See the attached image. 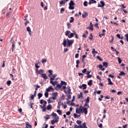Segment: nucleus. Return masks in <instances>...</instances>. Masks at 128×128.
<instances>
[{
	"label": "nucleus",
	"mask_w": 128,
	"mask_h": 128,
	"mask_svg": "<svg viewBox=\"0 0 128 128\" xmlns=\"http://www.w3.org/2000/svg\"><path fill=\"white\" fill-rule=\"evenodd\" d=\"M78 88H83V90H86V84H82V86H79Z\"/></svg>",
	"instance_id": "7"
},
{
	"label": "nucleus",
	"mask_w": 128,
	"mask_h": 128,
	"mask_svg": "<svg viewBox=\"0 0 128 128\" xmlns=\"http://www.w3.org/2000/svg\"><path fill=\"white\" fill-rule=\"evenodd\" d=\"M86 72H87L86 68H84V70H82V72L83 74H86Z\"/></svg>",
	"instance_id": "58"
},
{
	"label": "nucleus",
	"mask_w": 128,
	"mask_h": 128,
	"mask_svg": "<svg viewBox=\"0 0 128 128\" xmlns=\"http://www.w3.org/2000/svg\"><path fill=\"white\" fill-rule=\"evenodd\" d=\"M56 112L58 113V114H60V116H62V112L60 110H57Z\"/></svg>",
	"instance_id": "33"
},
{
	"label": "nucleus",
	"mask_w": 128,
	"mask_h": 128,
	"mask_svg": "<svg viewBox=\"0 0 128 128\" xmlns=\"http://www.w3.org/2000/svg\"><path fill=\"white\" fill-rule=\"evenodd\" d=\"M117 58H118V64H122V59L118 57Z\"/></svg>",
	"instance_id": "52"
},
{
	"label": "nucleus",
	"mask_w": 128,
	"mask_h": 128,
	"mask_svg": "<svg viewBox=\"0 0 128 128\" xmlns=\"http://www.w3.org/2000/svg\"><path fill=\"white\" fill-rule=\"evenodd\" d=\"M36 90H38V88H35V91L34 92V96H36Z\"/></svg>",
	"instance_id": "48"
},
{
	"label": "nucleus",
	"mask_w": 128,
	"mask_h": 128,
	"mask_svg": "<svg viewBox=\"0 0 128 128\" xmlns=\"http://www.w3.org/2000/svg\"><path fill=\"white\" fill-rule=\"evenodd\" d=\"M26 126H28V128H32V125L28 124V122H26Z\"/></svg>",
	"instance_id": "41"
},
{
	"label": "nucleus",
	"mask_w": 128,
	"mask_h": 128,
	"mask_svg": "<svg viewBox=\"0 0 128 128\" xmlns=\"http://www.w3.org/2000/svg\"><path fill=\"white\" fill-rule=\"evenodd\" d=\"M74 2L72 0H70L69 3V10H74Z\"/></svg>",
	"instance_id": "1"
},
{
	"label": "nucleus",
	"mask_w": 128,
	"mask_h": 128,
	"mask_svg": "<svg viewBox=\"0 0 128 128\" xmlns=\"http://www.w3.org/2000/svg\"><path fill=\"white\" fill-rule=\"evenodd\" d=\"M12 40H14V38H12L10 40V42L11 44H16V42H14V41Z\"/></svg>",
	"instance_id": "43"
},
{
	"label": "nucleus",
	"mask_w": 128,
	"mask_h": 128,
	"mask_svg": "<svg viewBox=\"0 0 128 128\" xmlns=\"http://www.w3.org/2000/svg\"><path fill=\"white\" fill-rule=\"evenodd\" d=\"M62 44H63L64 46V47L66 46V38H64V40H63Z\"/></svg>",
	"instance_id": "16"
},
{
	"label": "nucleus",
	"mask_w": 128,
	"mask_h": 128,
	"mask_svg": "<svg viewBox=\"0 0 128 128\" xmlns=\"http://www.w3.org/2000/svg\"><path fill=\"white\" fill-rule=\"evenodd\" d=\"M64 12V8H62L60 9V14H63Z\"/></svg>",
	"instance_id": "45"
},
{
	"label": "nucleus",
	"mask_w": 128,
	"mask_h": 128,
	"mask_svg": "<svg viewBox=\"0 0 128 128\" xmlns=\"http://www.w3.org/2000/svg\"><path fill=\"white\" fill-rule=\"evenodd\" d=\"M6 84H8V86H10L12 84V81H10V80L7 81Z\"/></svg>",
	"instance_id": "29"
},
{
	"label": "nucleus",
	"mask_w": 128,
	"mask_h": 128,
	"mask_svg": "<svg viewBox=\"0 0 128 128\" xmlns=\"http://www.w3.org/2000/svg\"><path fill=\"white\" fill-rule=\"evenodd\" d=\"M42 72H44V70H40L38 72V74H42Z\"/></svg>",
	"instance_id": "53"
},
{
	"label": "nucleus",
	"mask_w": 128,
	"mask_h": 128,
	"mask_svg": "<svg viewBox=\"0 0 128 128\" xmlns=\"http://www.w3.org/2000/svg\"><path fill=\"white\" fill-rule=\"evenodd\" d=\"M119 76H126V73L124 72H120Z\"/></svg>",
	"instance_id": "38"
},
{
	"label": "nucleus",
	"mask_w": 128,
	"mask_h": 128,
	"mask_svg": "<svg viewBox=\"0 0 128 128\" xmlns=\"http://www.w3.org/2000/svg\"><path fill=\"white\" fill-rule=\"evenodd\" d=\"M74 36H75L76 38L78 40V34H76V32H74Z\"/></svg>",
	"instance_id": "40"
},
{
	"label": "nucleus",
	"mask_w": 128,
	"mask_h": 128,
	"mask_svg": "<svg viewBox=\"0 0 128 128\" xmlns=\"http://www.w3.org/2000/svg\"><path fill=\"white\" fill-rule=\"evenodd\" d=\"M66 0H62V1L60 2V6H64V4H66Z\"/></svg>",
	"instance_id": "10"
},
{
	"label": "nucleus",
	"mask_w": 128,
	"mask_h": 128,
	"mask_svg": "<svg viewBox=\"0 0 128 128\" xmlns=\"http://www.w3.org/2000/svg\"><path fill=\"white\" fill-rule=\"evenodd\" d=\"M52 106L51 104H48L46 107L47 110H52Z\"/></svg>",
	"instance_id": "18"
},
{
	"label": "nucleus",
	"mask_w": 128,
	"mask_h": 128,
	"mask_svg": "<svg viewBox=\"0 0 128 128\" xmlns=\"http://www.w3.org/2000/svg\"><path fill=\"white\" fill-rule=\"evenodd\" d=\"M48 72H49V74H49V76H52V70H48Z\"/></svg>",
	"instance_id": "42"
},
{
	"label": "nucleus",
	"mask_w": 128,
	"mask_h": 128,
	"mask_svg": "<svg viewBox=\"0 0 128 128\" xmlns=\"http://www.w3.org/2000/svg\"><path fill=\"white\" fill-rule=\"evenodd\" d=\"M42 64H44V62H46V59H42Z\"/></svg>",
	"instance_id": "56"
},
{
	"label": "nucleus",
	"mask_w": 128,
	"mask_h": 128,
	"mask_svg": "<svg viewBox=\"0 0 128 128\" xmlns=\"http://www.w3.org/2000/svg\"><path fill=\"white\" fill-rule=\"evenodd\" d=\"M100 4H101V6H102V8H103V6H106V4H104V1L101 0L100 2Z\"/></svg>",
	"instance_id": "27"
},
{
	"label": "nucleus",
	"mask_w": 128,
	"mask_h": 128,
	"mask_svg": "<svg viewBox=\"0 0 128 128\" xmlns=\"http://www.w3.org/2000/svg\"><path fill=\"white\" fill-rule=\"evenodd\" d=\"M108 64L107 62H103V66H104L105 68H108Z\"/></svg>",
	"instance_id": "26"
},
{
	"label": "nucleus",
	"mask_w": 128,
	"mask_h": 128,
	"mask_svg": "<svg viewBox=\"0 0 128 128\" xmlns=\"http://www.w3.org/2000/svg\"><path fill=\"white\" fill-rule=\"evenodd\" d=\"M78 56H80V54H76V55H75V58H78Z\"/></svg>",
	"instance_id": "60"
},
{
	"label": "nucleus",
	"mask_w": 128,
	"mask_h": 128,
	"mask_svg": "<svg viewBox=\"0 0 128 128\" xmlns=\"http://www.w3.org/2000/svg\"><path fill=\"white\" fill-rule=\"evenodd\" d=\"M88 84L90 86H92V80H90V81L88 82Z\"/></svg>",
	"instance_id": "23"
},
{
	"label": "nucleus",
	"mask_w": 128,
	"mask_h": 128,
	"mask_svg": "<svg viewBox=\"0 0 128 128\" xmlns=\"http://www.w3.org/2000/svg\"><path fill=\"white\" fill-rule=\"evenodd\" d=\"M86 104H89L90 103V97H87L86 100Z\"/></svg>",
	"instance_id": "36"
},
{
	"label": "nucleus",
	"mask_w": 128,
	"mask_h": 128,
	"mask_svg": "<svg viewBox=\"0 0 128 128\" xmlns=\"http://www.w3.org/2000/svg\"><path fill=\"white\" fill-rule=\"evenodd\" d=\"M32 106H34V103L32 102H30V103L29 104V106L30 107V108H34Z\"/></svg>",
	"instance_id": "32"
},
{
	"label": "nucleus",
	"mask_w": 128,
	"mask_h": 128,
	"mask_svg": "<svg viewBox=\"0 0 128 128\" xmlns=\"http://www.w3.org/2000/svg\"><path fill=\"white\" fill-rule=\"evenodd\" d=\"M87 78H92V74H88L86 76Z\"/></svg>",
	"instance_id": "47"
},
{
	"label": "nucleus",
	"mask_w": 128,
	"mask_h": 128,
	"mask_svg": "<svg viewBox=\"0 0 128 128\" xmlns=\"http://www.w3.org/2000/svg\"><path fill=\"white\" fill-rule=\"evenodd\" d=\"M82 128H88V126H86V122H84L82 124Z\"/></svg>",
	"instance_id": "22"
},
{
	"label": "nucleus",
	"mask_w": 128,
	"mask_h": 128,
	"mask_svg": "<svg viewBox=\"0 0 128 128\" xmlns=\"http://www.w3.org/2000/svg\"><path fill=\"white\" fill-rule=\"evenodd\" d=\"M50 83L51 84L54 86H56V84H58V82L55 81V82H54L52 81V80H50Z\"/></svg>",
	"instance_id": "14"
},
{
	"label": "nucleus",
	"mask_w": 128,
	"mask_h": 128,
	"mask_svg": "<svg viewBox=\"0 0 128 128\" xmlns=\"http://www.w3.org/2000/svg\"><path fill=\"white\" fill-rule=\"evenodd\" d=\"M74 40H68V38L67 39V46L68 48H70L72 44H74Z\"/></svg>",
	"instance_id": "2"
},
{
	"label": "nucleus",
	"mask_w": 128,
	"mask_h": 128,
	"mask_svg": "<svg viewBox=\"0 0 128 128\" xmlns=\"http://www.w3.org/2000/svg\"><path fill=\"white\" fill-rule=\"evenodd\" d=\"M74 33H70V34L68 36V37L69 38H74Z\"/></svg>",
	"instance_id": "19"
},
{
	"label": "nucleus",
	"mask_w": 128,
	"mask_h": 128,
	"mask_svg": "<svg viewBox=\"0 0 128 128\" xmlns=\"http://www.w3.org/2000/svg\"><path fill=\"white\" fill-rule=\"evenodd\" d=\"M89 4H96V0H90L89 2Z\"/></svg>",
	"instance_id": "17"
},
{
	"label": "nucleus",
	"mask_w": 128,
	"mask_h": 128,
	"mask_svg": "<svg viewBox=\"0 0 128 128\" xmlns=\"http://www.w3.org/2000/svg\"><path fill=\"white\" fill-rule=\"evenodd\" d=\"M56 76H58V74H54L52 76V78H50V80H54V78H56Z\"/></svg>",
	"instance_id": "12"
},
{
	"label": "nucleus",
	"mask_w": 128,
	"mask_h": 128,
	"mask_svg": "<svg viewBox=\"0 0 128 128\" xmlns=\"http://www.w3.org/2000/svg\"><path fill=\"white\" fill-rule=\"evenodd\" d=\"M67 26H68V28H70V26H72V24L68 22L67 23Z\"/></svg>",
	"instance_id": "46"
},
{
	"label": "nucleus",
	"mask_w": 128,
	"mask_h": 128,
	"mask_svg": "<svg viewBox=\"0 0 128 128\" xmlns=\"http://www.w3.org/2000/svg\"><path fill=\"white\" fill-rule=\"evenodd\" d=\"M74 118H78V114H76V113H74Z\"/></svg>",
	"instance_id": "59"
},
{
	"label": "nucleus",
	"mask_w": 128,
	"mask_h": 128,
	"mask_svg": "<svg viewBox=\"0 0 128 128\" xmlns=\"http://www.w3.org/2000/svg\"><path fill=\"white\" fill-rule=\"evenodd\" d=\"M15 48H16V44H12V52H14V50Z\"/></svg>",
	"instance_id": "21"
},
{
	"label": "nucleus",
	"mask_w": 128,
	"mask_h": 128,
	"mask_svg": "<svg viewBox=\"0 0 128 128\" xmlns=\"http://www.w3.org/2000/svg\"><path fill=\"white\" fill-rule=\"evenodd\" d=\"M44 118H46V120H48V118H50V115L46 114V116H44Z\"/></svg>",
	"instance_id": "61"
},
{
	"label": "nucleus",
	"mask_w": 128,
	"mask_h": 128,
	"mask_svg": "<svg viewBox=\"0 0 128 128\" xmlns=\"http://www.w3.org/2000/svg\"><path fill=\"white\" fill-rule=\"evenodd\" d=\"M74 22V17H70V22Z\"/></svg>",
	"instance_id": "35"
},
{
	"label": "nucleus",
	"mask_w": 128,
	"mask_h": 128,
	"mask_svg": "<svg viewBox=\"0 0 128 128\" xmlns=\"http://www.w3.org/2000/svg\"><path fill=\"white\" fill-rule=\"evenodd\" d=\"M62 84H57L56 88H58L60 90V88H62Z\"/></svg>",
	"instance_id": "24"
},
{
	"label": "nucleus",
	"mask_w": 128,
	"mask_h": 128,
	"mask_svg": "<svg viewBox=\"0 0 128 128\" xmlns=\"http://www.w3.org/2000/svg\"><path fill=\"white\" fill-rule=\"evenodd\" d=\"M42 93L38 94V98L39 100H40V98H42Z\"/></svg>",
	"instance_id": "31"
},
{
	"label": "nucleus",
	"mask_w": 128,
	"mask_h": 128,
	"mask_svg": "<svg viewBox=\"0 0 128 128\" xmlns=\"http://www.w3.org/2000/svg\"><path fill=\"white\" fill-rule=\"evenodd\" d=\"M120 6L121 7V10H123L124 14H128V10H124V8H126V6H124V4H122Z\"/></svg>",
	"instance_id": "5"
},
{
	"label": "nucleus",
	"mask_w": 128,
	"mask_h": 128,
	"mask_svg": "<svg viewBox=\"0 0 128 128\" xmlns=\"http://www.w3.org/2000/svg\"><path fill=\"white\" fill-rule=\"evenodd\" d=\"M76 122H77L78 124H82V121H80V120H78L76 121Z\"/></svg>",
	"instance_id": "62"
},
{
	"label": "nucleus",
	"mask_w": 128,
	"mask_h": 128,
	"mask_svg": "<svg viewBox=\"0 0 128 128\" xmlns=\"http://www.w3.org/2000/svg\"><path fill=\"white\" fill-rule=\"evenodd\" d=\"M78 98H82V92H80V94H78Z\"/></svg>",
	"instance_id": "30"
},
{
	"label": "nucleus",
	"mask_w": 128,
	"mask_h": 128,
	"mask_svg": "<svg viewBox=\"0 0 128 128\" xmlns=\"http://www.w3.org/2000/svg\"><path fill=\"white\" fill-rule=\"evenodd\" d=\"M60 84H61V86H66V84H68L66 83V82H64V81H62V80H61L60 81Z\"/></svg>",
	"instance_id": "15"
},
{
	"label": "nucleus",
	"mask_w": 128,
	"mask_h": 128,
	"mask_svg": "<svg viewBox=\"0 0 128 128\" xmlns=\"http://www.w3.org/2000/svg\"><path fill=\"white\" fill-rule=\"evenodd\" d=\"M80 108H76V114H82V112H80Z\"/></svg>",
	"instance_id": "13"
},
{
	"label": "nucleus",
	"mask_w": 128,
	"mask_h": 128,
	"mask_svg": "<svg viewBox=\"0 0 128 128\" xmlns=\"http://www.w3.org/2000/svg\"><path fill=\"white\" fill-rule=\"evenodd\" d=\"M82 114H88V108H83L80 110Z\"/></svg>",
	"instance_id": "3"
},
{
	"label": "nucleus",
	"mask_w": 128,
	"mask_h": 128,
	"mask_svg": "<svg viewBox=\"0 0 128 128\" xmlns=\"http://www.w3.org/2000/svg\"><path fill=\"white\" fill-rule=\"evenodd\" d=\"M70 34V30H66L65 32V35L66 36H68V35Z\"/></svg>",
	"instance_id": "25"
},
{
	"label": "nucleus",
	"mask_w": 128,
	"mask_h": 128,
	"mask_svg": "<svg viewBox=\"0 0 128 128\" xmlns=\"http://www.w3.org/2000/svg\"><path fill=\"white\" fill-rule=\"evenodd\" d=\"M44 96H45V98H48V92H46L44 94Z\"/></svg>",
	"instance_id": "44"
},
{
	"label": "nucleus",
	"mask_w": 128,
	"mask_h": 128,
	"mask_svg": "<svg viewBox=\"0 0 128 128\" xmlns=\"http://www.w3.org/2000/svg\"><path fill=\"white\" fill-rule=\"evenodd\" d=\"M51 116H56L57 114H56L54 113V112H53Z\"/></svg>",
	"instance_id": "51"
},
{
	"label": "nucleus",
	"mask_w": 128,
	"mask_h": 128,
	"mask_svg": "<svg viewBox=\"0 0 128 128\" xmlns=\"http://www.w3.org/2000/svg\"><path fill=\"white\" fill-rule=\"evenodd\" d=\"M68 90L67 91L68 94H72V93L70 92H72V89H70V87L68 86Z\"/></svg>",
	"instance_id": "20"
},
{
	"label": "nucleus",
	"mask_w": 128,
	"mask_h": 128,
	"mask_svg": "<svg viewBox=\"0 0 128 128\" xmlns=\"http://www.w3.org/2000/svg\"><path fill=\"white\" fill-rule=\"evenodd\" d=\"M88 16V12H84V14H82V16L84 18H86Z\"/></svg>",
	"instance_id": "8"
},
{
	"label": "nucleus",
	"mask_w": 128,
	"mask_h": 128,
	"mask_svg": "<svg viewBox=\"0 0 128 128\" xmlns=\"http://www.w3.org/2000/svg\"><path fill=\"white\" fill-rule=\"evenodd\" d=\"M53 89H54V88H52V87L50 86V87L48 88L46 90V92H50V90H53Z\"/></svg>",
	"instance_id": "39"
},
{
	"label": "nucleus",
	"mask_w": 128,
	"mask_h": 128,
	"mask_svg": "<svg viewBox=\"0 0 128 128\" xmlns=\"http://www.w3.org/2000/svg\"><path fill=\"white\" fill-rule=\"evenodd\" d=\"M100 70H102L103 68L102 66V64H99L98 66Z\"/></svg>",
	"instance_id": "55"
},
{
	"label": "nucleus",
	"mask_w": 128,
	"mask_h": 128,
	"mask_svg": "<svg viewBox=\"0 0 128 128\" xmlns=\"http://www.w3.org/2000/svg\"><path fill=\"white\" fill-rule=\"evenodd\" d=\"M108 84L109 86H112V84H114V83L112 82V80H110V78H108Z\"/></svg>",
	"instance_id": "11"
},
{
	"label": "nucleus",
	"mask_w": 128,
	"mask_h": 128,
	"mask_svg": "<svg viewBox=\"0 0 128 128\" xmlns=\"http://www.w3.org/2000/svg\"><path fill=\"white\" fill-rule=\"evenodd\" d=\"M52 98H50V99H52L54 100H56V96H58V92H53L52 94Z\"/></svg>",
	"instance_id": "4"
},
{
	"label": "nucleus",
	"mask_w": 128,
	"mask_h": 128,
	"mask_svg": "<svg viewBox=\"0 0 128 128\" xmlns=\"http://www.w3.org/2000/svg\"><path fill=\"white\" fill-rule=\"evenodd\" d=\"M86 28L88 30H94L93 26H90L89 27H87Z\"/></svg>",
	"instance_id": "37"
},
{
	"label": "nucleus",
	"mask_w": 128,
	"mask_h": 128,
	"mask_svg": "<svg viewBox=\"0 0 128 128\" xmlns=\"http://www.w3.org/2000/svg\"><path fill=\"white\" fill-rule=\"evenodd\" d=\"M72 98V96L70 94L68 95L67 100H70Z\"/></svg>",
	"instance_id": "49"
},
{
	"label": "nucleus",
	"mask_w": 128,
	"mask_h": 128,
	"mask_svg": "<svg viewBox=\"0 0 128 128\" xmlns=\"http://www.w3.org/2000/svg\"><path fill=\"white\" fill-rule=\"evenodd\" d=\"M26 30H27V32H30L31 31L30 28V27H27Z\"/></svg>",
	"instance_id": "64"
},
{
	"label": "nucleus",
	"mask_w": 128,
	"mask_h": 128,
	"mask_svg": "<svg viewBox=\"0 0 128 128\" xmlns=\"http://www.w3.org/2000/svg\"><path fill=\"white\" fill-rule=\"evenodd\" d=\"M12 72L14 74H16V68H12Z\"/></svg>",
	"instance_id": "54"
},
{
	"label": "nucleus",
	"mask_w": 128,
	"mask_h": 128,
	"mask_svg": "<svg viewBox=\"0 0 128 128\" xmlns=\"http://www.w3.org/2000/svg\"><path fill=\"white\" fill-rule=\"evenodd\" d=\"M106 36V34L104 33H102V34H99V36L100 38H102V36Z\"/></svg>",
	"instance_id": "57"
},
{
	"label": "nucleus",
	"mask_w": 128,
	"mask_h": 128,
	"mask_svg": "<svg viewBox=\"0 0 128 128\" xmlns=\"http://www.w3.org/2000/svg\"><path fill=\"white\" fill-rule=\"evenodd\" d=\"M34 96H34V95H32L31 96H30V98H31V100H34Z\"/></svg>",
	"instance_id": "63"
},
{
	"label": "nucleus",
	"mask_w": 128,
	"mask_h": 128,
	"mask_svg": "<svg viewBox=\"0 0 128 128\" xmlns=\"http://www.w3.org/2000/svg\"><path fill=\"white\" fill-rule=\"evenodd\" d=\"M41 76L44 78V80H48V78L46 74H41Z\"/></svg>",
	"instance_id": "9"
},
{
	"label": "nucleus",
	"mask_w": 128,
	"mask_h": 128,
	"mask_svg": "<svg viewBox=\"0 0 128 128\" xmlns=\"http://www.w3.org/2000/svg\"><path fill=\"white\" fill-rule=\"evenodd\" d=\"M84 6H88V2L85 1L84 2Z\"/></svg>",
	"instance_id": "50"
},
{
	"label": "nucleus",
	"mask_w": 128,
	"mask_h": 128,
	"mask_svg": "<svg viewBox=\"0 0 128 128\" xmlns=\"http://www.w3.org/2000/svg\"><path fill=\"white\" fill-rule=\"evenodd\" d=\"M89 40H92V38H94V36H92V34H90V36L88 37Z\"/></svg>",
	"instance_id": "34"
},
{
	"label": "nucleus",
	"mask_w": 128,
	"mask_h": 128,
	"mask_svg": "<svg viewBox=\"0 0 128 128\" xmlns=\"http://www.w3.org/2000/svg\"><path fill=\"white\" fill-rule=\"evenodd\" d=\"M56 119L54 120H52L51 122V124H54L55 122H58V117L57 118H56Z\"/></svg>",
	"instance_id": "6"
},
{
	"label": "nucleus",
	"mask_w": 128,
	"mask_h": 128,
	"mask_svg": "<svg viewBox=\"0 0 128 128\" xmlns=\"http://www.w3.org/2000/svg\"><path fill=\"white\" fill-rule=\"evenodd\" d=\"M10 11H8L6 16V18H8V16H10Z\"/></svg>",
	"instance_id": "28"
}]
</instances>
